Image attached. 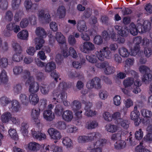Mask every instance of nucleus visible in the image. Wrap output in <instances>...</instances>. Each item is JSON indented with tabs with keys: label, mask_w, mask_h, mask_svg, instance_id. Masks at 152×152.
Masks as SVG:
<instances>
[{
	"label": "nucleus",
	"mask_w": 152,
	"mask_h": 152,
	"mask_svg": "<svg viewBox=\"0 0 152 152\" xmlns=\"http://www.w3.org/2000/svg\"><path fill=\"white\" fill-rule=\"evenodd\" d=\"M22 77L24 80H26L25 82L26 85H29L28 88L29 92L34 94L39 91L40 87L39 84L34 81L33 77L31 76L30 72L27 69L24 70Z\"/></svg>",
	"instance_id": "obj_1"
},
{
	"label": "nucleus",
	"mask_w": 152,
	"mask_h": 152,
	"mask_svg": "<svg viewBox=\"0 0 152 152\" xmlns=\"http://www.w3.org/2000/svg\"><path fill=\"white\" fill-rule=\"evenodd\" d=\"M60 91L55 89L53 92L52 102H63L64 105L68 106L69 105V102L67 100V95L65 92L60 93Z\"/></svg>",
	"instance_id": "obj_2"
},
{
	"label": "nucleus",
	"mask_w": 152,
	"mask_h": 152,
	"mask_svg": "<svg viewBox=\"0 0 152 152\" xmlns=\"http://www.w3.org/2000/svg\"><path fill=\"white\" fill-rule=\"evenodd\" d=\"M95 53L98 59L101 61H104L105 58L110 59L111 56V52L108 47L103 48L99 51H96Z\"/></svg>",
	"instance_id": "obj_3"
},
{
	"label": "nucleus",
	"mask_w": 152,
	"mask_h": 152,
	"mask_svg": "<svg viewBox=\"0 0 152 152\" xmlns=\"http://www.w3.org/2000/svg\"><path fill=\"white\" fill-rule=\"evenodd\" d=\"M80 47L81 51L84 53H88L95 48L94 45L89 41L85 42Z\"/></svg>",
	"instance_id": "obj_4"
},
{
	"label": "nucleus",
	"mask_w": 152,
	"mask_h": 152,
	"mask_svg": "<svg viewBox=\"0 0 152 152\" xmlns=\"http://www.w3.org/2000/svg\"><path fill=\"white\" fill-rule=\"evenodd\" d=\"M105 139H100L97 140L94 144V148L91 149V152H102V147L106 143Z\"/></svg>",
	"instance_id": "obj_5"
},
{
	"label": "nucleus",
	"mask_w": 152,
	"mask_h": 152,
	"mask_svg": "<svg viewBox=\"0 0 152 152\" xmlns=\"http://www.w3.org/2000/svg\"><path fill=\"white\" fill-rule=\"evenodd\" d=\"M24 6L26 11L34 12L38 9L37 5L33 3L31 0H26L24 3Z\"/></svg>",
	"instance_id": "obj_6"
},
{
	"label": "nucleus",
	"mask_w": 152,
	"mask_h": 152,
	"mask_svg": "<svg viewBox=\"0 0 152 152\" xmlns=\"http://www.w3.org/2000/svg\"><path fill=\"white\" fill-rule=\"evenodd\" d=\"M48 132L52 139L56 140H59L61 137V133L58 130L54 128H49Z\"/></svg>",
	"instance_id": "obj_7"
},
{
	"label": "nucleus",
	"mask_w": 152,
	"mask_h": 152,
	"mask_svg": "<svg viewBox=\"0 0 152 152\" xmlns=\"http://www.w3.org/2000/svg\"><path fill=\"white\" fill-rule=\"evenodd\" d=\"M137 107L136 106L134 107V110L132 111L130 114L131 119L134 121L135 125L138 126L140 124V121H138L140 115V113L139 111L137 110Z\"/></svg>",
	"instance_id": "obj_8"
},
{
	"label": "nucleus",
	"mask_w": 152,
	"mask_h": 152,
	"mask_svg": "<svg viewBox=\"0 0 152 152\" xmlns=\"http://www.w3.org/2000/svg\"><path fill=\"white\" fill-rule=\"evenodd\" d=\"M92 106V103L90 102H88L86 103L85 107V115L89 117L94 116L96 115V112L95 111L92 110L91 109Z\"/></svg>",
	"instance_id": "obj_9"
},
{
	"label": "nucleus",
	"mask_w": 152,
	"mask_h": 152,
	"mask_svg": "<svg viewBox=\"0 0 152 152\" xmlns=\"http://www.w3.org/2000/svg\"><path fill=\"white\" fill-rule=\"evenodd\" d=\"M134 59L133 58H128L126 61V65L125 66L124 72L126 74L130 73L135 74L136 72L134 70H130L129 68L127 67L126 65L129 66H132L134 63Z\"/></svg>",
	"instance_id": "obj_10"
},
{
	"label": "nucleus",
	"mask_w": 152,
	"mask_h": 152,
	"mask_svg": "<svg viewBox=\"0 0 152 152\" xmlns=\"http://www.w3.org/2000/svg\"><path fill=\"white\" fill-rule=\"evenodd\" d=\"M73 117V113L69 110L64 111L62 114V118L66 122L71 121Z\"/></svg>",
	"instance_id": "obj_11"
},
{
	"label": "nucleus",
	"mask_w": 152,
	"mask_h": 152,
	"mask_svg": "<svg viewBox=\"0 0 152 152\" xmlns=\"http://www.w3.org/2000/svg\"><path fill=\"white\" fill-rule=\"evenodd\" d=\"M31 134L33 137L36 139L39 140H44L46 137L45 134L41 132H36L34 129H32L31 130Z\"/></svg>",
	"instance_id": "obj_12"
},
{
	"label": "nucleus",
	"mask_w": 152,
	"mask_h": 152,
	"mask_svg": "<svg viewBox=\"0 0 152 152\" xmlns=\"http://www.w3.org/2000/svg\"><path fill=\"white\" fill-rule=\"evenodd\" d=\"M43 117L44 118L48 121H53L55 117L54 113H53L52 111L50 110H47L44 111Z\"/></svg>",
	"instance_id": "obj_13"
},
{
	"label": "nucleus",
	"mask_w": 152,
	"mask_h": 152,
	"mask_svg": "<svg viewBox=\"0 0 152 152\" xmlns=\"http://www.w3.org/2000/svg\"><path fill=\"white\" fill-rule=\"evenodd\" d=\"M56 67V65L54 62H49L47 64L46 63L45 70L46 72H51L55 69Z\"/></svg>",
	"instance_id": "obj_14"
},
{
	"label": "nucleus",
	"mask_w": 152,
	"mask_h": 152,
	"mask_svg": "<svg viewBox=\"0 0 152 152\" xmlns=\"http://www.w3.org/2000/svg\"><path fill=\"white\" fill-rule=\"evenodd\" d=\"M34 42L36 45L35 48L37 50H40L43 46L45 43L44 40L41 38L36 37L33 40Z\"/></svg>",
	"instance_id": "obj_15"
},
{
	"label": "nucleus",
	"mask_w": 152,
	"mask_h": 152,
	"mask_svg": "<svg viewBox=\"0 0 152 152\" xmlns=\"http://www.w3.org/2000/svg\"><path fill=\"white\" fill-rule=\"evenodd\" d=\"M8 80L7 72L3 70L0 73V84L4 85L6 83Z\"/></svg>",
	"instance_id": "obj_16"
},
{
	"label": "nucleus",
	"mask_w": 152,
	"mask_h": 152,
	"mask_svg": "<svg viewBox=\"0 0 152 152\" xmlns=\"http://www.w3.org/2000/svg\"><path fill=\"white\" fill-rule=\"evenodd\" d=\"M41 145L38 143L35 142H32L29 143L28 145V147L30 150L34 151H37L40 150Z\"/></svg>",
	"instance_id": "obj_17"
},
{
	"label": "nucleus",
	"mask_w": 152,
	"mask_h": 152,
	"mask_svg": "<svg viewBox=\"0 0 152 152\" xmlns=\"http://www.w3.org/2000/svg\"><path fill=\"white\" fill-rule=\"evenodd\" d=\"M18 38L22 40L28 39V33L26 30H23L19 32L17 35Z\"/></svg>",
	"instance_id": "obj_18"
},
{
	"label": "nucleus",
	"mask_w": 152,
	"mask_h": 152,
	"mask_svg": "<svg viewBox=\"0 0 152 152\" xmlns=\"http://www.w3.org/2000/svg\"><path fill=\"white\" fill-rule=\"evenodd\" d=\"M117 122V126H120L125 129H127L129 127L128 121L123 118L118 119Z\"/></svg>",
	"instance_id": "obj_19"
},
{
	"label": "nucleus",
	"mask_w": 152,
	"mask_h": 152,
	"mask_svg": "<svg viewBox=\"0 0 152 152\" xmlns=\"http://www.w3.org/2000/svg\"><path fill=\"white\" fill-rule=\"evenodd\" d=\"M120 127L117 125L109 124L106 126V129L107 131L111 133H114L119 129Z\"/></svg>",
	"instance_id": "obj_20"
},
{
	"label": "nucleus",
	"mask_w": 152,
	"mask_h": 152,
	"mask_svg": "<svg viewBox=\"0 0 152 152\" xmlns=\"http://www.w3.org/2000/svg\"><path fill=\"white\" fill-rule=\"evenodd\" d=\"M101 136V134L98 132L91 133L87 136L88 141H92L99 139Z\"/></svg>",
	"instance_id": "obj_21"
},
{
	"label": "nucleus",
	"mask_w": 152,
	"mask_h": 152,
	"mask_svg": "<svg viewBox=\"0 0 152 152\" xmlns=\"http://www.w3.org/2000/svg\"><path fill=\"white\" fill-rule=\"evenodd\" d=\"M12 111L13 112H18L20 110V105L19 102L16 100H13L11 102Z\"/></svg>",
	"instance_id": "obj_22"
},
{
	"label": "nucleus",
	"mask_w": 152,
	"mask_h": 152,
	"mask_svg": "<svg viewBox=\"0 0 152 152\" xmlns=\"http://www.w3.org/2000/svg\"><path fill=\"white\" fill-rule=\"evenodd\" d=\"M35 31L36 34L39 37L43 38L46 36L47 33L45 30L42 27H37Z\"/></svg>",
	"instance_id": "obj_23"
},
{
	"label": "nucleus",
	"mask_w": 152,
	"mask_h": 152,
	"mask_svg": "<svg viewBox=\"0 0 152 152\" xmlns=\"http://www.w3.org/2000/svg\"><path fill=\"white\" fill-rule=\"evenodd\" d=\"M141 27V31H146L151 29V23L148 20H145L144 21L143 24L142 26L141 25L140 26Z\"/></svg>",
	"instance_id": "obj_24"
},
{
	"label": "nucleus",
	"mask_w": 152,
	"mask_h": 152,
	"mask_svg": "<svg viewBox=\"0 0 152 152\" xmlns=\"http://www.w3.org/2000/svg\"><path fill=\"white\" fill-rule=\"evenodd\" d=\"M135 151V152H151L150 150L144 147L143 142H140V144L136 147Z\"/></svg>",
	"instance_id": "obj_25"
},
{
	"label": "nucleus",
	"mask_w": 152,
	"mask_h": 152,
	"mask_svg": "<svg viewBox=\"0 0 152 152\" xmlns=\"http://www.w3.org/2000/svg\"><path fill=\"white\" fill-rule=\"evenodd\" d=\"M77 29L80 32H87V26L85 22L83 21H79L77 23Z\"/></svg>",
	"instance_id": "obj_26"
},
{
	"label": "nucleus",
	"mask_w": 152,
	"mask_h": 152,
	"mask_svg": "<svg viewBox=\"0 0 152 152\" xmlns=\"http://www.w3.org/2000/svg\"><path fill=\"white\" fill-rule=\"evenodd\" d=\"M12 118V114L10 112H6L3 114L1 116V120L4 123L8 122Z\"/></svg>",
	"instance_id": "obj_27"
},
{
	"label": "nucleus",
	"mask_w": 152,
	"mask_h": 152,
	"mask_svg": "<svg viewBox=\"0 0 152 152\" xmlns=\"http://www.w3.org/2000/svg\"><path fill=\"white\" fill-rule=\"evenodd\" d=\"M29 101L32 104L35 105L39 101V98L37 95L34 93H32L29 97Z\"/></svg>",
	"instance_id": "obj_28"
},
{
	"label": "nucleus",
	"mask_w": 152,
	"mask_h": 152,
	"mask_svg": "<svg viewBox=\"0 0 152 152\" xmlns=\"http://www.w3.org/2000/svg\"><path fill=\"white\" fill-rule=\"evenodd\" d=\"M28 126L26 122H23L21 124V131L24 136H26L28 134Z\"/></svg>",
	"instance_id": "obj_29"
},
{
	"label": "nucleus",
	"mask_w": 152,
	"mask_h": 152,
	"mask_svg": "<svg viewBox=\"0 0 152 152\" xmlns=\"http://www.w3.org/2000/svg\"><path fill=\"white\" fill-rule=\"evenodd\" d=\"M139 27L140 26H139L137 28L135 25L134 23H131L129 26V30L131 34L134 36L137 35L138 30L139 29Z\"/></svg>",
	"instance_id": "obj_30"
},
{
	"label": "nucleus",
	"mask_w": 152,
	"mask_h": 152,
	"mask_svg": "<svg viewBox=\"0 0 152 152\" xmlns=\"http://www.w3.org/2000/svg\"><path fill=\"white\" fill-rule=\"evenodd\" d=\"M12 47L15 52H22L23 50L21 46L16 41H12Z\"/></svg>",
	"instance_id": "obj_31"
},
{
	"label": "nucleus",
	"mask_w": 152,
	"mask_h": 152,
	"mask_svg": "<svg viewBox=\"0 0 152 152\" xmlns=\"http://www.w3.org/2000/svg\"><path fill=\"white\" fill-rule=\"evenodd\" d=\"M98 125V123L95 121H90L86 124L85 127L88 129H92L97 127Z\"/></svg>",
	"instance_id": "obj_32"
},
{
	"label": "nucleus",
	"mask_w": 152,
	"mask_h": 152,
	"mask_svg": "<svg viewBox=\"0 0 152 152\" xmlns=\"http://www.w3.org/2000/svg\"><path fill=\"white\" fill-rule=\"evenodd\" d=\"M62 143L63 145L67 148H70L72 147V143L71 139L67 137H65L63 139Z\"/></svg>",
	"instance_id": "obj_33"
},
{
	"label": "nucleus",
	"mask_w": 152,
	"mask_h": 152,
	"mask_svg": "<svg viewBox=\"0 0 152 152\" xmlns=\"http://www.w3.org/2000/svg\"><path fill=\"white\" fill-rule=\"evenodd\" d=\"M105 68L104 69V72L106 75H110L113 73L115 71V68L114 67L110 66L109 65L108 63V64L107 66H105Z\"/></svg>",
	"instance_id": "obj_34"
},
{
	"label": "nucleus",
	"mask_w": 152,
	"mask_h": 152,
	"mask_svg": "<svg viewBox=\"0 0 152 152\" xmlns=\"http://www.w3.org/2000/svg\"><path fill=\"white\" fill-rule=\"evenodd\" d=\"M57 13L59 18H64L65 15L66 9L63 6H59L57 10Z\"/></svg>",
	"instance_id": "obj_35"
},
{
	"label": "nucleus",
	"mask_w": 152,
	"mask_h": 152,
	"mask_svg": "<svg viewBox=\"0 0 152 152\" xmlns=\"http://www.w3.org/2000/svg\"><path fill=\"white\" fill-rule=\"evenodd\" d=\"M21 3V0H12L11 6L12 9L16 10L18 9Z\"/></svg>",
	"instance_id": "obj_36"
},
{
	"label": "nucleus",
	"mask_w": 152,
	"mask_h": 152,
	"mask_svg": "<svg viewBox=\"0 0 152 152\" xmlns=\"http://www.w3.org/2000/svg\"><path fill=\"white\" fill-rule=\"evenodd\" d=\"M22 52H15L12 57L13 60L15 61L19 62L21 61L23 58V56L22 54Z\"/></svg>",
	"instance_id": "obj_37"
},
{
	"label": "nucleus",
	"mask_w": 152,
	"mask_h": 152,
	"mask_svg": "<svg viewBox=\"0 0 152 152\" xmlns=\"http://www.w3.org/2000/svg\"><path fill=\"white\" fill-rule=\"evenodd\" d=\"M55 38L57 42L59 43L64 44L65 42L64 36L61 32H57Z\"/></svg>",
	"instance_id": "obj_38"
},
{
	"label": "nucleus",
	"mask_w": 152,
	"mask_h": 152,
	"mask_svg": "<svg viewBox=\"0 0 152 152\" xmlns=\"http://www.w3.org/2000/svg\"><path fill=\"white\" fill-rule=\"evenodd\" d=\"M8 133L11 138L15 140H18V137L16 130L14 129H10L8 131Z\"/></svg>",
	"instance_id": "obj_39"
},
{
	"label": "nucleus",
	"mask_w": 152,
	"mask_h": 152,
	"mask_svg": "<svg viewBox=\"0 0 152 152\" xmlns=\"http://www.w3.org/2000/svg\"><path fill=\"white\" fill-rule=\"evenodd\" d=\"M71 106L73 111H75L81 109V104L77 100L74 101L72 104Z\"/></svg>",
	"instance_id": "obj_40"
},
{
	"label": "nucleus",
	"mask_w": 152,
	"mask_h": 152,
	"mask_svg": "<svg viewBox=\"0 0 152 152\" xmlns=\"http://www.w3.org/2000/svg\"><path fill=\"white\" fill-rule=\"evenodd\" d=\"M40 88L42 94L44 95L48 94L50 90L49 85H47L42 84Z\"/></svg>",
	"instance_id": "obj_41"
},
{
	"label": "nucleus",
	"mask_w": 152,
	"mask_h": 152,
	"mask_svg": "<svg viewBox=\"0 0 152 152\" xmlns=\"http://www.w3.org/2000/svg\"><path fill=\"white\" fill-rule=\"evenodd\" d=\"M96 55L89 54L87 55L86 56L87 60L89 62L92 63H96L97 61Z\"/></svg>",
	"instance_id": "obj_42"
},
{
	"label": "nucleus",
	"mask_w": 152,
	"mask_h": 152,
	"mask_svg": "<svg viewBox=\"0 0 152 152\" xmlns=\"http://www.w3.org/2000/svg\"><path fill=\"white\" fill-rule=\"evenodd\" d=\"M70 87V85L66 83L62 82L59 84L58 86L56 89L61 91L62 90H66Z\"/></svg>",
	"instance_id": "obj_43"
},
{
	"label": "nucleus",
	"mask_w": 152,
	"mask_h": 152,
	"mask_svg": "<svg viewBox=\"0 0 152 152\" xmlns=\"http://www.w3.org/2000/svg\"><path fill=\"white\" fill-rule=\"evenodd\" d=\"M140 112L141 115L144 117L150 118L152 115L151 111L146 109H142Z\"/></svg>",
	"instance_id": "obj_44"
},
{
	"label": "nucleus",
	"mask_w": 152,
	"mask_h": 152,
	"mask_svg": "<svg viewBox=\"0 0 152 152\" xmlns=\"http://www.w3.org/2000/svg\"><path fill=\"white\" fill-rule=\"evenodd\" d=\"M119 52L120 55L123 57H127L129 54V53L128 50L124 47H122L120 48Z\"/></svg>",
	"instance_id": "obj_45"
},
{
	"label": "nucleus",
	"mask_w": 152,
	"mask_h": 152,
	"mask_svg": "<svg viewBox=\"0 0 152 152\" xmlns=\"http://www.w3.org/2000/svg\"><path fill=\"white\" fill-rule=\"evenodd\" d=\"M126 143L124 140H120L116 142L114 144L116 149H119L124 148L126 146Z\"/></svg>",
	"instance_id": "obj_46"
},
{
	"label": "nucleus",
	"mask_w": 152,
	"mask_h": 152,
	"mask_svg": "<svg viewBox=\"0 0 152 152\" xmlns=\"http://www.w3.org/2000/svg\"><path fill=\"white\" fill-rule=\"evenodd\" d=\"M134 79L133 78H128L123 81V85L125 88L131 86L134 83Z\"/></svg>",
	"instance_id": "obj_47"
},
{
	"label": "nucleus",
	"mask_w": 152,
	"mask_h": 152,
	"mask_svg": "<svg viewBox=\"0 0 152 152\" xmlns=\"http://www.w3.org/2000/svg\"><path fill=\"white\" fill-rule=\"evenodd\" d=\"M66 126L65 123L62 121H58L55 124V127L60 129H64L66 128Z\"/></svg>",
	"instance_id": "obj_48"
},
{
	"label": "nucleus",
	"mask_w": 152,
	"mask_h": 152,
	"mask_svg": "<svg viewBox=\"0 0 152 152\" xmlns=\"http://www.w3.org/2000/svg\"><path fill=\"white\" fill-rule=\"evenodd\" d=\"M23 70V67L21 66H15L13 69V73L15 75H19L21 73Z\"/></svg>",
	"instance_id": "obj_49"
},
{
	"label": "nucleus",
	"mask_w": 152,
	"mask_h": 152,
	"mask_svg": "<svg viewBox=\"0 0 152 152\" xmlns=\"http://www.w3.org/2000/svg\"><path fill=\"white\" fill-rule=\"evenodd\" d=\"M129 33V31L127 27L124 26L122 29L119 30L118 34L121 36L123 37H126Z\"/></svg>",
	"instance_id": "obj_50"
},
{
	"label": "nucleus",
	"mask_w": 152,
	"mask_h": 152,
	"mask_svg": "<svg viewBox=\"0 0 152 152\" xmlns=\"http://www.w3.org/2000/svg\"><path fill=\"white\" fill-rule=\"evenodd\" d=\"M63 110L62 106L57 105L55 108L54 112L56 115L60 116L62 115Z\"/></svg>",
	"instance_id": "obj_51"
},
{
	"label": "nucleus",
	"mask_w": 152,
	"mask_h": 152,
	"mask_svg": "<svg viewBox=\"0 0 152 152\" xmlns=\"http://www.w3.org/2000/svg\"><path fill=\"white\" fill-rule=\"evenodd\" d=\"M20 99L22 104L27 105L28 102V99L27 96L24 94H21L20 96Z\"/></svg>",
	"instance_id": "obj_52"
},
{
	"label": "nucleus",
	"mask_w": 152,
	"mask_h": 152,
	"mask_svg": "<svg viewBox=\"0 0 152 152\" xmlns=\"http://www.w3.org/2000/svg\"><path fill=\"white\" fill-rule=\"evenodd\" d=\"M103 117L104 119L107 121L110 122L112 121V115L108 112H105L103 114Z\"/></svg>",
	"instance_id": "obj_53"
},
{
	"label": "nucleus",
	"mask_w": 152,
	"mask_h": 152,
	"mask_svg": "<svg viewBox=\"0 0 152 152\" xmlns=\"http://www.w3.org/2000/svg\"><path fill=\"white\" fill-rule=\"evenodd\" d=\"M13 15L12 12L10 10H8L5 13V18L8 21H11L13 18Z\"/></svg>",
	"instance_id": "obj_54"
},
{
	"label": "nucleus",
	"mask_w": 152,
	"mask_h": 152,
	"mask_svg": "<svg viewBox=\"0 0 152 152\" xmlns=\"http://www.w3.org/2000/svg\"><path fill=\"white\" fill-rule=\"evenodd\" d=\"M99 96L100 98L103 100H105L107 98L108 93L105 90H100L99 92Z\"/></svg>",
	"instance_id": "obj_55"
},
{
	"label": "nucleus",
	"mask_w": 152,
	"mask_h": 152,
	"mask_svg": "<svg viewBox=\"0 0 152 152\" xmlns=\"http://www.w3.org/2000/svg\"><path fill=\"white\" fill-rule=\"evenodd\" d=\"M8 64V61L6 58H2L0 60V66L1 68H6Z\"/></svg>",
	"instance_id": "obj_56"
},
{
	"label": "nucleus",
	"mask_w": 152,
	"mask_h": 152,
	"mask_svg": "<svg viewBox=\"0 0 152 152\" xmlns=\"http://www.w3.org/2000/svg\"><path fill=\"white\" fill-rule=\"evenodd\" d=\"M10 100L7 97L4 96L0 99V102L1 105L5 106L7 105L10 102Z\"/></svg>",
	"instance_id": "obj_57"
},
{
	"label": "nucleus",
	"mask_w": 152,
	"mask_h": 152,
	"mask_svg": "<svg viewBox=\"0 0 152 152\" xmlns=\"http://www.w3.org/2000/svg\"><path fill=\"white\" fill-rule=\"evenodd\" d=\"M139 71L142 74L150 72L151 70L149 68L145 65H141L139 68Z\"/></svg>",
	"instance_id": "obj_58"
},
{
	"label": "nucleus",
	"mask_w": 152,
	"mask_h": 152,
	"mask_svg": "<svg viewBox=\"0 0 152 152\" xmlns=\"http://www.w3.org/2000/svg\"><path fill=\"white\" fill-rule=\"evenodd\" d=\"M144 54L145 57L147 58L150 57L152 55V50L150 48H145L144 50Z\"/></svg>",
	"instance_id": "obj_59"
},
{
	"label": "nucleus",
	"mask_w": 152,
	"mask_h": 152,
	"mask_svg": "<svg viewBox=\"0 0 152 152\" xmlns=\"http://www.w3.org/2000/svg\"><path fill=\"white\" fill-rule=\"evenodd\" d=\"M93 80L94 83L95 87L97 89H100L101 88L100 79L98 77H96L93 79Z\"/></svg>",
	"instance_id": "obj_60"
},
{
	"label": "nucleus",
	"mask_w": 152,
	"mask_h": 152,
	"mask_svg": "<svg viewBox=\"0 0 152 152\" xmlns=\"http://www.w3.org/2000/svg\"><path fill=\"white\" fill-rule=\"evenodd\" d=\"M87 136H80L77 138V141L80 143H84L88 142Z\"/></svg>",
	"instance_id": "obj_61"
},
{
	"label": "nucleus",
	"mask_w": 152,
	"mask_h": 152,
	"mask_svg": "<svg viewBox=\"0 0 152 152\" xmlns=\"http://www.w3.org/2000/svg\"><path fill=\"white\" fill-rule=\"evenodd\" d=\"M23 15V13L21 11L19 10L17 11L15 15L14 20L15 21L18 22L20 20Z\"/></svg>",
	"instance_id": "obj_62"
},
{
	"label": "nucleus",
	"mask_w": 152,
	"mask_h": 152,
	"mask_svg": "<svg viewBox=\"0 0 152 152\" xmlns=\"http://www.w3.org/2000/svg\"><path fill=\"white\" fill-rule=\"evenodd\" d=\"M40 113V110L38 108L33 109L32 110L31 116L32 117H39Z\"/></svg>",
	"instance_id": "obj_63"
},
{
	"label": "nucleus",
	"mask_w": 152,
	"mask_h": 152,
	"mask_svg": "<svg viewBox=\"0 0 152 152\" xmlns=\"http://www.w3.org/2000/svg\"><path fill=\"white\" fill-rule=\"evenodd\" d=\"M152 80V75L150 73L146 74L143 75L142 80L145 83L148 81H151Z\"/></svg>",
	"instance_id": "obj_64"
}]
</instances>
